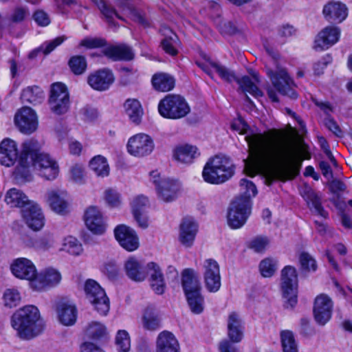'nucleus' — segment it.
Segmentation results:
<instances>
[{
  "label": "nucleus",
  "mask_w": 352,
  "mask_h": 352,
  "mask_svg": "<svg viewBox=\"0 0 352 352\" xmlns=\"http://www.w3.org/2000/svg\"><path fill=\"white\" fill-rule=\"evenodd\" d=\"M245 139L248 155L243 160L244 172L251 177L261 175L267 185L276 179H294L299 173L302 161L310 158L304 144H294L280 130L248 135Z\"/></svg>",
  "instance_id": "1"
},
{
  "label": "nucleus",
  "mask_w": 352,
  "mask_h": 352,
  "mask_svg": "<svg viewBox=\"0 0 352 352\" xmlns=\"http://www.w3.org/2000/svg\"><path fill=\"white\" fill-rule=\"evenodd\" d=\"M41 144L34 139L25 141L21 146V156L13 170V177L18 184L33 179V172L46 180L52 181L60 173L58 162L48 153L41 151Z\"/></svg>",
  "instance_id": "2"
},
{
  "label": "nucleus",
  "mask_w": 352,
  "mask_h": 352,
  "mask_svg": "<svg viewBox=\"0 0 352 352\" xmlns=\"http://www.w3.org/2000/svg\"><path fill=\"white\" fill-rule=\"evenodd\" d=\"M11 325L16 335L25 340L37 337L45 329V322L38 308L32 305L18 309L11 318Z\"/></svg>",
  "instance_id": "3"
},
{
  "label": "nucleus",
  "mask_w": 352,
  "mask_h": 352,
  "mask_svg": "<svg viewBox=\"0 0 352 352\" xmlns=\"http://www.w3.org/2000/svg\"><path fill=\"white\" fill-rule=\"evenodd\" d=\"M234 174V166L230 159L223 155H216L206 163L202 177L211 184H221L229 180Z\"/></svg>",
  "instance_id": "4"
},
{
  "label": "nucleus",
  "mask_w": 352,
  "mask_h": 352,
  "mask_svg": "<svg viewBox=\"0 0 352 352\" xmlns=\"http://www.w3.org/2000/svg\"><path fill=\"white\" fill-rule=\"evenodd\" d=\"M182 285L190 311L195 314H201L204 309V299L201 294V285L197 272L190 268L182 273Z\"/></svg>",
  "instance_id": "5"
},
{
  "label": "nucleus",
  "mask_w": 352,
  "mask_h": 352,
  "mask_svg": "<svg viewBox=\"0 0 352 352\" xmlns=\"http://www.w3.org/2000/svg\"><path fill=\"white\" fill-rule=\"evenodd\" d=\"M158 111L164 118L177 120L186 116L190 111V107L184 97L168 94L160 101Z\"/></svg>",
  "instance_id": "6"
},
{
  "label": "nucleus",
  "mask_w": 352,
  "mask_h": 352,
  "mask_svg": "<svg viewBox=\"0 0 352 352\" xmlns=\"http://www.w3.org/2000/svg\"><path fill=\"white\" fill-rule=\"evenodd\" d=\"M84 289L86 298L93 309L101 316H107L110 310V300L104 289L93 279L86 280Z\"/></svg>",
  "instance_id": "7"
},
{
  "label": "nucleus",
  "mask_w": 352,
  "mask_h": 352,
  "mask_svg": "<svg viewBox=\"0 0 352 352\" xmlns=\"http://www.w3.org/2000/svg\"><path fill=\"white\" fill-rule=\"evenodd\" d=\"M281 291L287 307L293 308L297 303L298 276L295 267L288 265L281 272Z\"/></svg>",
  "instance_id": "8"
},
{
  "label": "nucleus",
  "mask_w": 352,
  "mask_h": 352,
  "mask_svg": "<svg viewBox=\"0 0 352 352\" xmlns=\"http://www.w3.org/2000/svg\"><path fill=\"white\" fill-rule=\"evenodd\" d=\"M126 149L130 155L137 158H143L153 152L155 149L154 140L146 133H138L128 139Z\"/></svg>",
  "instance_id": "9"
},
{
  "label": "nucleus",
  "mask_w": 352,
  "mask_h": 352,
  "mask_svg": "<svg viewBox=\"0 0 352 352\" xmlns=\"http://www.w3.org/2000/svg\"><path fill=\"white\" fill-rule=\"evenodd\" d=\"M201 272L206 289L210 293L217 292L221 286L220 266L213 258L205 259L201 264Z\"/></svg>",
  "instance_id": "10"
},
{
  "label": "nucleus",
  "mask_w": 352,
  "mask_h": 352,
  "mask_svg": "<svg viewBox=\"0 0 352 352\" xmlns=\"http://www.w3.org/2000/svg\"><path fill=\"white\" fill-rule=\"evenodd\" d=\"M252 206L248 201L234 200L228 210L227 222L232 229H239L245 225L251 214Z\"/></svg>",
  "instance_id": "11"
},
{
  "label": "nucleus",
  "mask_w": 352,
  "mask_h": 352,
  "mask_svg": "<svg viewBox=\"0 0 352 352\" xmlns=\"http://www.w3.org/2000/svg\"><path fill=\"white\" fill-rule=\"evenodd\" d=\"M45 200L52 212L64 216L70 211V199L68 192L63 189L52 188L48 190Z\"/></svg>",
  "instance_id": "12"
},
{
  "label": "nucleus",
  "mask_w": 352,
  "mask_h": 352,
  "mask_svg": "<svg viewBox=\"0 0 352 352\" xmlns=\"http://www.w3.org/2000/svg\"><path fill=\"white\" fill-rule=\"evenodd\" d=\"M83 219L85 227L93 234L100 236L105 233L107 228V219L99 207H87L85 210Z\"/></svg>",
  "instance_id": "13"
},
{
  "label": "nucleus",
  "mask_w": 352,
  "mask_h": 352,
  "mask_svg": "<svg viewBox=\"0 0 352 352\" xmlns=\"http://www.w3.org/2000/svg\"><path fill=\"white\" fill-rule=\"evenodd\" d=\"M60 272L56 268L47 267L37 272L36 278L30 283V289L35 292H43L60 284Z\"/></svg>",
  "instance_id": "14"
},
{
  "label": "nucleus",
  "mask_w": 352,
  "mask_h": 352,
  "mask_svg": "<svg viewBox=\"0 0 352 352\" xmlns=\"http://www.w3.org/2000/svg\"><path fill=\"white\" fill-rule=\"evenodd\" d=\"M54 309L59 323L64 326H72L77 319V308L74 302L67 298H61L55 301Z\"/></svg>",
  "instance_id": "15"
},
{
  "label": "nucleus",
  "mask_w": 352,
  "mask_h": 352,
  "mask_svg": "<svg viewBox=\"0 0 352 352\" xmlns=\"http://www.w3.org/2000/svg\"><path fill=\"white\" fill-rule=\"evenodd\" d=\"M21 216L26 226L34 232H38L45 226L44 212L41 206L34 201L21 210Z\"/></svg>",
  "instance_id": "16"
},
{
  "label": "nucleus",
  "mask_w": 352,
  "mask_h": 352,
  "mask_svg": "<svg viewBox=\"0 0 352 352\" xmlns=\"http://www.w3.org/2000/svg\"><path fill=\"white\" fill-rule=\"evenodd\" d=\"M10 269L15 278L28 280L30 287V283L36 278L37 274L34 263L30 259L25 257H19L12 260Z\"/></svg>",
  "instance_id": "17"
},
{
  "label": "nucleus",
  "mask_w": 352,
  "mask_h": 352,
  "mask_svg": "<svg viewBox=\"0 0 352 352\" xmlns=\"http://www.w3.org/2000/svg\"><path fill=\"white\" fill-rule=\"evenodd\" d=\"M14 123L22 133L32 134L38 129V116L32 108L24 107L16 113Z\"/></svg>",
  "instance_id": "18"
},
{
  "label": "nucleus",
  "mask_w": 352,
  "mask_h": 352,
  "mask_svg": "<svg viewBox=\"0 0 352 352\" xmlns=\"http://www.w3.org/2000/svg\"><path fill=\"white\" fill-rule=\"evenodd\" d=\"M199 232V225L195 219L190 217L184 218L179 226L177 239L185 248H191L195 242Z\"/></svg>",
  "instance_id": "19"
},
{
  "label": "nucleus",
  "mask_w": 352,
  "mask_h": 352,
  "mask_svg": "<svg viewBox=\"0 0 352 352\" xmlns=\"http://www.w3.org/2000/svg\"><path fill=\"white\" fill-rule=\"evenodd\" d=\"M114 236L120 245L128 252H133L139 248L138 236L136 232L128 226H117L114 228Z\"/></svg>",
  "instance_id": "20"
},
{
  "label": "nucleus",
  "mask_w": 352,
  "mask_h": 352,
  "mask_svg": "<svg viewBox=\"0 0 352 352\" xmlns=\"http://www.w3.org/2000/svg\"><path fill=\"white\" fill-rule=\"evenodd\" d=\"M333 302L331 298L324 294L318 295L314 303V316L316 322L324 325L331 318Z\"/></svg>",
  "instance_id": "21"
},
{
  "label": "nucleus",
  "mask_w": 352,
  "mask_h": 352,
  "mask_svg": "<svg viewBox=\"0 0 352 352\" xmlns=\"http://www.w3.org/2000/svg\"><path fill=\"white\" fill-rule=\"evenodd\" d=\"M268 75L274 87L279 93L289 96L291 98L296 97V94L292 89L293 82L285 69L277 66L275 72L271 69H269Z\"/></svg>",
  "instance_id": "22"
},
{
  "label": "nucleus",
  "mask_w": 352,
  "mask_h": 352,
  "mask_svg": "<svg viewBox=\"0 0 352 352\" xmlns=\"http://www.w3.org/2000/svg\"><path fill=\"white\" fill-rule=\"evenodd\" d=\"M340 30L333 25L323 28L316 36L313 47L316 51H324L335 45L340 39Z\"/></svg>",
  "instance_id": "23"
},
{
  "label": "nucleus",
  "mask_w": 352,
  "mask_h": 352,
  "mask_svg": "<svg viewBox=\"0 0 352 352\" xmlns=\"http://www.w3.org/2000/svg\"><path fill=\"white\" fill-rule=\"evenodd\" d=\"M197 146L188 143L176 145L173 149V159L179 164L190 165L200 156Z\"/></svg>",
  "instance_id": "24"
},
{
  "label": "nucleus",
  "mask_w": 352,
  "mask_h": 352,
  "mask_svg": "<svg viewBox=\"0 0 352 352\" xmlns=\"http://www.w3.org/2000/svg\"><path fill=\"white\" fill-rule=\"evenodd\" d=\"M19 155L17 143L10 139L5 138L0 142V164L6 167L13 166L19 160Z\"/></svg>",
  "instance_id": "25"
},
{
  "label": "nucleus",
  "mask_w": 352,
  "mask_h": 352,
  "mask_svg": "<svg viewBox=\"0 0 352 352\" xmlns=\"http://www.w3.org/2000/svg\"><path fill=\"white\" fill-rule=\"evenodd\" d=\"M182 190L181 182L175 178L168 177L155 190L157 198L166 203L175 201Z\"/></svg>",
  "instance_id": "26"
},
{
  "label": "nucleus",
  "mask_w": 352,
  "mask_h": 352,
  "mask_svg": "<svg viewBox=\"0 0 352 352\" xmlns=\"http://www.w3.org/2000/svg\"><path fill=\"white\" fill-rule=\"evenodd\" d=\"M199 55L201 57L202 60H197V65L207 74H210L213 70L225 80L232 81L235 79V76L231 71L212 61L205 52H201Z\"/></svg>",
  "instance_id": "27"
},
{
  "label": "nucleus",
  "mask_w": 352,
  "mask_h": 352,
  "mask_svg": "<svg viewBox=\"0 0 352 352\" xmlns=\"http://www.w3.org/2000/svg\"><path fill=\"white\" fill-rule=\"evenodd\" d=\"M322 14L328 21L341 23L348 16V8L341 1H330L324 6Z\"/></svg>",
  "instance_id": "28"
},
{
  "label": "nucleus",
  "mask_w": 352,
  "mask_h": 352,
  "mask_svg": "<svg viewBox=\"0 0 352 352\" xmlns=\"http://www.w3.org/2000/svg\"><path fill=\"white\" fill-rule=\"evenodd\" d=\"M155 352H181L179 343L173 333L164 331L156 339Z\"/></svg>",
  "instance_id": "29"
},
{
  "label": "nucleus",
  "mask_w": 352,
  "mask_h": 352,
  "mask_svg": "<svg viewBox=\"0 0 352 352\" xmlns=\"http://www.w3.org/2000/svg\"><path fill=\"white\" fill-rule=\"evenodd\" d=\"M113 81V74L108 69L98 70L91 74L88 78L89 85L93 89L98 91L107 90Z\"/></svg>",
  "instance_id": "30"
},
{
  "label": "nucleus",
  "mask_w": 352,
  "mask_h": 352,
  "mask_svg": "<svg viewBox=\"0 0 352 352\" xmlns=\"http://www.w3.org/2000/svg\"><path fill=\"white\" fill-rule=\"evenodd\" d=\"M124 268L126 276L134 281L142 282L146 278V265L134 256L125 261Z\"/></svg>",
  "instance_id": "31"
},
{
  "label": "nucleus",
  "mask_w": 352,
  "mask_h": 352,
  "mask_svg": "<svg viewBox=\"0 0 352 352\" xmlns=\"http://www.w3.org/2000/svg\"><path fill=\"white\" fill-rule=\"evenodd\" d=\"M21 243L25 248H32L38 252H46L52 249L56 243L53 234H49L35 239L30 236L23 238Z\"/></svg>",
  "instance_id": "32"
},
{
  "label": "nucleus",
  "mask_w": 352,
  "mask_h": 352,
  "mask_svg": "<svg viewBox=\"0 0 352 352\" xmlns=\"http://www.w3.org/2000/svg\"><path fill=\"white\" fill-rule=\"evenodd\" d=\"M4 201L10 208H18L21 210L34 201L30 199L23 190L16 188H10L6 192Z\"/></svg>",
  "instance_id": "33"
},
{
  "label": "nucleus",
  "mask_w": 352,
  "mask_h": 352,
  "mask_svg": "<svg viewBox=\"0 0 352 352\" xmlns=\"http://www.w3.org/2000/svg\"><path fill=\"white\" fill-rule=\"evenodd\" d=\"M160 32L163 36L161 41V46L166 53L170 56H175L177 54L178 47L180 43L178 37L169 28L163 26L160 29Z\"/></svg>",
  "instance_id": "34"
},
{
  "label": "nucleus",
  "mask_w": 352,
  "mask_h": 352,
  "mask_svg": "<svg viewBox=\"0 0 352 352\" xmlns=\"http://www.w3.org/2000/svg\"><path fill=\"white\" fill-rule=\"evenodd\" d=\"M89 170L98 178H105L110 175V165L106 157L96 155L88 162Z\"/></svg>",
  "instance_id": "35"
},
{
  "label": "nucleus",
  "mask_w": 352,
  "mask_h": 352,
  "mask_svg": "<svg viewBox=\"0 0 352 352\" xmlns=\"http://www.w3.org/2000/svg\"><path fill=\"white\" fill-rule=\"evenodd\" d=\"M124 113L129 121L138 125L144 113L143 108L140 101L135 98L127 99L123 104Z\"/></svg>",
  "instance_id": "36"
},
{
  "label": "nucleus",
  "mask_w": 352,
  "mask_h": 352,
  "mask_svg": "<svg viewBox=\"0 0 352 352\" xmlns=\"http://www.w3.org/2000/svg\"><path fill=\"white\" fill-rule=\"evenodd\" d=\"M59 252H66L73 256H80L84 252V248L76 236L67 235L62 239Z\"/></svg>",
  "instance_id": "37"
},
{
  "label": "nucleus",
  "mask_w": 352,
  "mask_h": 352,
  "mask_svg": "<svg viewBox=\"0 0 352 352\" xmlns=\"http://www.w3.org/2000/svg\"><path fill=\"white\" fill-rule=\"evenodd\" d=\"M107 57L114 60H129L133 58L134 53L131 47L126 45L109 46L104 50Z\"/></svg>",
  "instance_id": "38"
},
{
  "label": "nucleus",
  "mask_w": 352,
  "mask_h": 352,
  "mask_svg": "<svg viewBox=\"0 0 352 352\" xmlns=\"http://www.w3.org/2000/svg\"><path fill=\"white\" fill-rule=\"evenodd\" d=\"M239 186L241 195L234 200L239 201H247L252 206V203L251 199L256 197L258 193L256 185L251 180L243 178L240 181Z\"/></svg>",
  "instance_id": "39"
},
{
  "label": "nucleus",
  "mask_w": 352,
  "mask_h": 352,
  "mask_svg": "<svg viewBox=\"0 0 352 352\" xmlns=\"http://www.w3.org/2000/svg\"><path fill=\"white\" fill-rule=\"evenodd\" d=\"M153 87L160 91H168L175 86V79L168 74L157 73L152 78Z\"/></svg>",
  "instance_id": "40"
},
{
  "label": "nucleus",
  "mask_w": 352,
  "mask_h": 352,
  "mask_svg": "<svg viewBox=\"0 0 352 352\" xmlns=\"http://www.w3.org/2000/svg\"><path fill=\"white\" fill-rule=\"evenodd\" d=\"M118 5L122 8L124 14L135 22L144 26L148 25L146 19L138 10H136L129 0H118Z\"/></svg>",
  "instance_id": "41"
},
{
  "label": "nucleus",
  "mask_w": 352,
  "mask_h": 352,
  "mask_svg": "<svg viewBox=\"0 0 352 352\" xmlns=\"http://www.w3.org/2000/svg\"><path fill=\"white\" fill-rule=\"evenodd\" d=\"M142 327L150 331H153L160 327V319L157 311L152 307L145 309L142 317Z\"/></svg>",
  "instance_id": "42"
},
{
  "label": "nucleus",
  "mask_w": 352,
  "mask_h": 352,
  "mask_svg": "<svg viewBox=\"0 0 352 352\" xmlns=\"http://www.w3.org/2000/svg\"><path fill=\"white\" fill-rule=\"evenodd\" d=\"M107 334L106 326L100 322H89L85 329V335L87 338L98 340Z\"/></svg>",
  "instance_id": "43"
},
{
  "label": "nucleus",
  "mask_w": 352,
  "mask_h": 352,
  "mask_svg": "<svg viewBox=\"0 0 352 352\" xmlns=\"http://www.w3.org/2000/svg\"><path fill=\"white\" fill-rule=\"evenodd\" d=\"M44 98L43 91L38 87H28L21 94V99L24 102L36 104L41 102Z\"/></svg>",
  "instance_id": "44"
},
{
  "label": "nucleus",
  "mask_w": 352,
  "mask_h": 352,
  "mask_svg": "<svg viewBox=\"0 0 352 352\" xmlns=\"http://www.w3.org/2000/svg\"><path fill=\"white\" fill-rule=\"evenodd\" d=\"M115 346L117 352H129L131 349V338L127 331L118 330L115 336Z\"/></svg>",
  "instance_id": "45"
},
{
  "label": "nucleus",
  "mask_w": 352,
  "mask_h": 352,
  "mask_svg": "<svg viewBox=\"0 0 352 352\" xmlns=\"http://www.w3.org/2000/svg\"><path fill=\"white\" fill-rule=\"evenodd\" d=\"M103 199L109 208H118L122 205L121 194L113 188H107L104 190Z\"/></svg>",
  "instance_id": "46"
},
{
  "label": "nucleus",
  "mask_w": 352,
  "mask_h": 352,
  "mask_svg": "<svg viewBox=\"0 0 352 352\" xmlns=\"http://www.w3.org/2000/svg\"><path fill=\"white\" fill-rule=\"evenodd\" d=\"M68 179L77 184H83L86 180V170L82 164L76 163L71 166L69 170Z\"/></svg>",
  "instance_id": "47"
},
{
  "label": "nucleus",
  "mask_w": 352,
  "mask_h": 352,
  "mask_svg": "<svg viewBox=\"0 0 352 352\" xmlns=\"http://www.w3.org/2000/svg\"><path fill=\"white\" fill-rule=\"evenodd\" d=\"M280 341L283 352H298V344L292 331H282Z\"/></svg>",
  "instance_id": "48"
},
{
  "label": "nucleus",
  "mask_w": 352,
  "mask_h": 352,
  "mask_svg": "<svg viewBox=\"0 0 352 352\" xmlns=\"http://www.w3.org/2000/svg\"><path fill=\"white\" fill-rule=\"evenodd\" d=\"M150 206L149 198L142 194L136 195L129 200V206L131 213L144 212Z\"/></svg>",
  "instance_id": "49"
},
{
  "label": "nucleus",
  "mask_w": 352,
  "mask_h": 352,
  "mask_svg": "<svg viewBox=\"0 0 352 352\" xmlns=\"http://www.w3.org/2000/svg\"><path fill=\"white\" fill-rule=\"evenodd\" d=\"M2 299L6 307L12 308L19 305L21 296L17 289L8 288L4 291Z\"/></svg>",
  "instance_id": "50"
},
{
  "label": "nucleus",
  "mask_w": 352,
  "mask_h": 352,
  "mask_svg": "<svg viewBox=\"0 0 352 352\" xmlns=\"http://www.w3.org/2000/svg\"><path fill=\"white\" fill-rule=\"evenodd\" d=\"M237 82L244 93H248L256 98L262 96V92L248 76H243Z\"/></svg>",
  "instance_id": "51"
},
{
  "label": "nucleus",
  "mask_w": 352,
  "mask_h": 352,
  "mask_svg": "<svg viewBox=\"0 0 352 352\" xmlns=\"http://www.w3.org/2000/svg\"><path fill=\"white\" fill-rule=\"evenodd\" d=\"M278 262L275 258H266L259 264L261 274L264 277H271L277 270Z\"/></svg>",
  "instance_id": "52"
},
{
  "label": "nucleus",
  "mask_w": 352,
  "mask_h": 352,
  "mask_svg": "<svg viewBox=\"0 0 352 352\" xmlns=\"http://www.w3.org/2000/svg\"><path fill=\"white\" fill-rule=\"evenodd\" d=\"M69 92L66 86L61 82H55L52 85L49 100H52L54 104L56 100L61 98H68Z\"/></svg>",
  "instance_id": "53"
},
{
  "label": "nucleus",
  "mask_w": 352,
  "mask_h": 352,
  "mask_svg": "<svg viewBox=\"0 0 352 352\" xmlns=\"http://www.w3.org/2000/svg\"><path fill=\"white\" fill-rule=\"evenodd\" d=\"M99 8L102 14L106 18L108 23H111L113 22L115 18L122 19V17L120 16L113 9L107 6L102 0H92Z\"/></svg>",
  "instance_id": "54"
},
{
  "label": "nucleus",
  "mask_w": 352,
  "mask_h": 352,
  "mask_svg": "<svg viewBox=\"0 0 352 352\" xmlns=\"http://www.w3.org/2000/svg\"><path fill=\"white\" fill-rule=\"evenodd\" d=\"M69 97L61 98L56 100L54 104L52 100H49V105L51 111L56 115H62L65 113L69 109Z\"/></svg>",
  "instance_id": "55"
},
{
  "label": "nucleus",
  "mask_w": 352,
  "mask_h": 352,
  "mask_svg": "<svg viewBox=\"0 0 352 352\" xmlns=\"http://www.w3.org/2000/svg\"><path fill=\"white\" fill-rule=\"evenodd\" d=\"M72 71L75 74H81L85 71L87 63L85 58L81 56L72 57L69 63Z\"/></svg>",
  "instance_id": "56"
},
{
  "label": "nucleus",
  "mask_w": 352,
  "mask_h": 352,
  "mask_svg": "<svg viewBox=\"0 0 352 352\" xmlns=\"http://www.w3.org/2000/svg\"><path fill=\"white\" fill-rule=\"evenodd\" d=\"M301 267L305 271H313L316 270L317 265L315 259L308 253L302 252L299 257Z\"/></svg>",
  "instance_id": "57"
},
{
  "label": "nucleus",
  "mask_w": 352,
  "mask_h": 352,
  "mask_svg": "<svg viewBox=\"0 0 352 352\" xmlns=\"http://www.w3.org/2000/svg\"><path fill=\"white\" fill-rule=\"evenodd\" d=\"M270 243V240L268 237L258 236L250 242V247L256 252H262L269 246Z\"/></svg>",
  "instance_id": "58"
},
{
  "label": "nucleus",
  "mask_w": 352,
  "mask_h": 352,
  "mask_svg": "<svg viewBox=\"0 0 352 352\" xmlns=\"http://www.w3.org/2000/svg\"><path fill=\"white\" fill-rule=\"evenodd\" d=\"M145 271L146 278L148 277V280L164 276L161 267L155 262H148L146 263Z\"/></svg>",
  "instance_id": "59"
},
{
  "label": "nucleus",
  "mask_w": 352,
  "mask_h": 352,
  "mask_svg": "<svg viewBox=\"0 0 352 352\" xmlns=\"http://www.w3.org/2000/svg\"><path fill=\"white\" fill-rule=\"evenodd\" d=\"M65 40V36H58L49 42L43 43L39 48V50L42 51L45 54H48L56 47L63 43Z\"/></svg>",
  "instance_id": "60"
},
{
  "label": "nucleus",
  "mask_w": 352,
  "mask_h": 352,
  "mask_svg": "<svg viewBox=\"0 0 352 352\" xmlns=\"http://www.w3.org/2000/svg\"><path fill=\"white\" fill-rule=\"evenodd\" d=\"M105 41L96 37H87L80 41V45L87 49L97 48L104 45Z\"/></svg>",
  "instance_id": "61"
},
{
  "label": "nucleus",
  "mask_w": 352,
  "mask_h": 352,
  "mask_svg": "<svg viewBox=\"0 0 352 352\" xmlns=\"http://www.w3.org/2000/svg\"><path fill=\"white\" fill-rule=\"evenodd\" d=\"M150 286L151 289L156 294H163L166 288V284L164 280V276H162L160 278H157L149 280Z\"/></svg>",
  "instance_id": "62"
},
{
  "label": "nucleus",
  "mask_w": 352,
  "mask_h": 352,
  "mask_svg": "<svg viewBox=\"0 0 352 352\" xmlns=\"http://www.w3.org/2000/svg\"><path fill=\"white\" fill-rule=\"evenodd\" d=\"M168 177L162 175L158 170H153L148 173V181L155 186L156 190L160 187L164 181Z\"/></svg>",
  "instance_id": "63"
},
{
  "label": "nucleus",
  "mask_w": 352,
  "mask_h": 352,
  "mask_svg": "<svg viewBox=\"0 0 352 352\" xmlns=\"http://www.w3.org/2000/svg\"><path fill=\"white\" fill-rule=\"evenodd\" d=\"M228 336L232 342H240L244 336V327L228 329Z\"/></svg>",
  "instance_id": "64"
}]
</instances>
